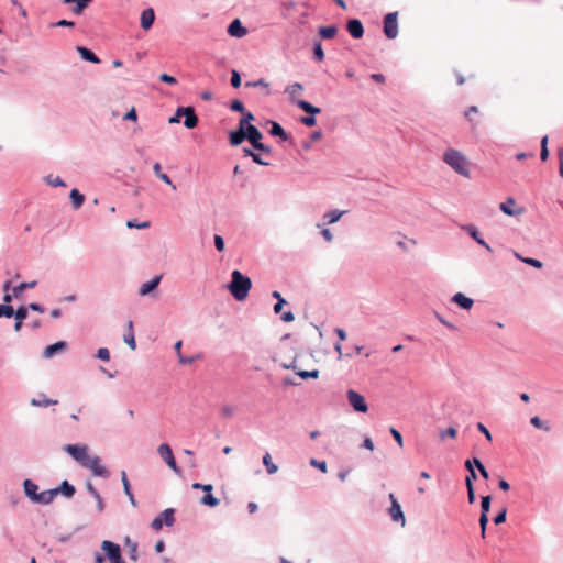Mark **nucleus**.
<instances>
[{
    "instance_id": "obj_45",
    "label": "nucleus",
    "mask_w": 563,
    "mask_h": 563,
    "mask_svg": "<svg viewBox=\"0 0 563 563\" xmlns=\"http://www.w3.org/2000/svg\"><path fill=\"white\" fill-rule=\"evenodd\" d=\"M488 525V515L481 514L479 517V527H481V536L485 538L486 536V527Z\"/></svg>"
},
{
    "instance_id": "obj_48",
    "label": "nucleus",
    "mask_w": 563,
    "mask_h": 563,
    "mask_svg": "<svg viewBox=\"0 0 563 563\" xmlns=\"http://www.w3.org/2000/svg\"><path fill=\"white\" fill-rule=\"evenodd\" d=\"M13 316L15 317V320L23 322V320L26 319V316H27V308L20 307L16 311H14Z\"/></svg>"
},
{
    "instance_id": "obj_18",
    "label": "nucleus",
    "mask_w": 563,
    "mask_h": 563,
    "mask_svg": "<svg viewBox=\"0 0 563 563\" xmlns=\"http://www.w3.org/2000/svg\"><path fill=\"white\" fill-rule=\"evenodd\" d=\"M452 301L454 303H456L457 306H460L461 308L465 309V310H470L473 305H474V301L473 299L466 297L464 294L462 292H457L455 294L453 297H452Z\"/></svg>"
},
{
    "instance_id": "obj_9",
    "label": "nucleus",
    "mask_w": 563,
    "mask_h": 563,
    "mask_svg": "<svg viewBox=\"0 0 563 563\" xmlns=\"http://www.w3.org/2000/svg\"><path fill=\"white\" fill-rule=\"evenodd\" d=\"M384 33L388 38H395L398 34L397 12L386 14L384 19Z\"/></svg>"
},
{
    "instance_id": "obj_35",
    "label": "nucleus",
    "mask_w": 563,
    "mask_h": 563,
    "mask_svg": "<svg viewBox=\"0 0 563 563\" xmlns=\"http://www.w3.org/2000/svg\"><path fill=\"white\" fill-rule=\"evenodd\" d=\"M344 214V211L332 210L324 214V218L328 220V223L332 224L340 220V218Z\"/></svg>"
},
{
    "instance_id": "obj_59",
    "label": "nucleus",
    "mask_w": 563,
    "mask_h": 563,
    "mask_svg": "<svg viewBox=\"0 0 563 563\" xmlns=\"http://www.w3.org/2000/svg\"><path fill=\"white\" fill-rule=\"evenodd\" d=\"M159 80L163 81V82L169 84V85L177 84V79L174 76H170V75H167V74H162L159 76Z\"/></svg>"
},
{
    "instance_id": "obj_21",
    "label": "nucleus",
    "mask_w": 563,
    "mask_h": 563,
    "mask_svg": "<svg viewBox=\"0 0 563 563\" xmlns=\"http://www.w3.org/2000/svg\"><path fill=\"white\" fill-rule=\"evenodd\" d=\"M56 496H57L56 489L44 490V492L40 493L38 496H36L35 503L42 504V505H47V504L52 503Z\"/></svg>"
},
{
    "instance_id": "obj_16",
    "label": "nucleus",
    "mask_w": 563,
    "mask_h": 563,
    "mask_svg": "<svg viewBox=\"0 0 563 563\" xmlns=\"http://www.w3.org/2000/svg\"><path fill=\"white\" fill-rule=\"evenodd\" d=\"M283 367L287 368V369L296 371L297 375H299L303 379H307V378H318L319 377V371L318 369H313V371H297V365H296L295 361L289 363V364H283Z\"/></svg>"
},
{
    "instance_id": "obj_22",
    "label": "nucleus",
    "mask_w": 563,
    "mask_h": 563,
    "mask_svg": "<svg viewBox=\"0 0 563 563\" xmlns=\"http://www.w3.org/2000/svg\"><path fill=\"white\" fill-rule=\"evenodd\" d=\"M65 349H66L65 342H63V341L56 342L54 344L46 346V349L43 352V356L46 358H49V357L54 356L56 353L63 352Z\"/></svg>"
},
{
    "instance_id": "obj_1",
    "label": "nucleus",
    "mask_w": 563,
    "mask_h": 563,
    "mask_svg": "<svg viewBox=\"0 0 563 563\" xmlns=\"http://www.w3.org/2000/svg\"><path fill=\"white\" fill-rule=\"evenodd\" d=\"M231 283L228 289L238 301H243L252 287V282L247 276H244L240 271L235 269L231 274Z\"/></svg>"
},
{
    "instance_id": "obj_60",
    "label": "nucleus",
    "mask_w": 563,
    "mask_h": 563,
    "mask_svg": "<svg viewBox=\"0 0 563 563\" xmlns=\"http://www.w3.org/2000/svg\"><path fill=\"white\" fill-rule=\"evenodd\" d=\"M477 429L479 432H482L485 435V438L488 441H492V434H490L489 430L482 422L477 423Z\"/></svg>"
},
{
    "instance_id": "obj_58",
    "label": "nucleus",
    "mask_w": 563,
    "mask_h": 563,
    "mask_svg": "<svg viewBox=\"0 0 563 563\" xmlns=\"http://www.w3.org/2000/svg\"><path fill=\"white\" fill-rule=\"evenodd\" d=\"M214 246L219 252H222L224 250V240L221 235H214Z\"/></svg>"
},
{
    "instance_id": "obj_14",
    "label": "nucleus",
    "mask_w": 563,
    "mask_h": 563,
    "mask_svg": "<svg viewBox=\"0 0 563 563\" xmlns=\"http://www.w3.org/2000/svg\"><path fill=\"white\" fill-rule=\"evenodd\" d=\"M228 33L233 37L241 38L247 34V30L242 25L239 19H235L230 23Z\"/></svg>"
},
{
    "instance_id": "obj_44",
    "label": "nucleus",
    "mask_w": 563,
    "mask_h": 563,
    "mask_svg": "<svg viewBox=\"0 0 563 563\" xmlns=\"http://www.w3.org/2000/svg\"><path fill=\"white\" fill-rule=\"evenodd\" d=\"M462 229L466 231L475 241L481 238L478 230L473 224L463 225Z\"/></svg>"
},
{
    "instance_id": "obj_39",
    "label": "nucleus",
    "mask_w": 563,
    "mask_h": 563,
    "mask_svg": "<svg viewBox=\"0 0 563 563\" xmlns=\"http://www.w3.org/2000/svg\"><path fill=\"white\" fill-rule=\"evenodd\" d=\"M36 285V282H31V283H21L19 286L14 287L13 288V294L14 296H19L20 294H22L25 289L27 288H33L35 287Z\"/></svg>"
},
{
    "instance_id": "obj_36",
    "label": "nucleus",
    "mask_w": 563,
    "mask_h": 563,
    "mask_svg": "<svg viewBox=\"0 0 563 563\" xmlns=\"http://www.w3.org/2000/svg\"><path fill=\"white\" fill-rule=\"evenodd\" d=\"M201 504L209 507H216L219 505V499L216 498L211 493H208L202 497Z\"/></svg>"
},
{
    "instance_id": "obj_34",
    "label": "nucleus",
    "mask_w": 563,
    "mask_h": 563,
    "mask_svg": "<svg viewBox=\"0 0 563 563\" xmlns=\"http://www.w3.org/2000/svg\"><path fill=\"white\" fill-rule=\"evenodd\" d=\"M57 400L45 398L44 396L41 399H32L31 405L35 407H47L51 405H56Z\"/></svg>"
},
{
    "instance_id": "obj_10",
    "label": "nucleus",
    "mask_w": 563,
    "mask_h": 563,
    "mask_svg": "<svg viewBox=\"0 0 563 563\" xmlns=\"http://www.w3.org/2000/svg\"><path fill=\"white\" fill-rule=\"evenodd\" d=\"M389 499H390L391 505H390V508L388 509V514H389L391 520L395 522H400L401 526L404 527L406 520H405V516H404V512L401 510L399 503L397 501L394 494H389Z\"/></svg>"
},
{
    "instance_id": "obj_27",
    "label": "nucleus",
    "mask_w": 563,
    "mask_h": 563,
    "mask_svg": "<svg viewBox=\"0 0 563 563\" xmlns=\"http://www.w3.org/2000/svg\"><path fill=\"white\" fill-rule=\"evenodd\" d=\"M69 198L75 209H79L85 201V196L78 189H71Z\"/></svg>"
},
{
    "instance_id": "obj_43",
    "label": "nucleus",
    "mask_w": 563,
    "mask_h": 563,
    "mask_svg": "<svg viewBox=\"0 0 563 563\" xmlns=\"http://www.w3.org/2000/svg\"><path fill=\"white\" fill-rule=\"evenodd\" d=\"M126 544L130 548V558L133 561L137 560V544L130 540V538H126Z\"/></svg>"
},
{
    "instance_id": "obj_7",
    "label": "nucleus",
    "mask_w": 563,
    "mask_h": 563,
    "mask_svg": "<svg viewBox=\"0 0 563 563\" xmlns=\"http://www.w3.org/2000/svg\"><path fill=\"white\" fill-rule=\"evenodd\" d=\"M157 452L159 456L166 462V464L176 473L180 474V470L176 464L172 448L167 443L158 445Z\"/></svg>"
},
{
    "instance_id": "obj_51",
    "label": "nucleus",
    "mask_w": 563,
    "mask_h": 563,
    "mask_svg": "<svg viewBox=\"0 0 563 563\" xmlns=\"http://www.w3.org/2000/svg\"><path fill=\"white\" fill-rule=\"evenodd\" d=\"M254 120V115L251 112H243V118L240 120L239 125L241 128H246L245 124L249 125L250 121Z\"/></svg>"
},
{
    "instance_id": "obj_4",
    "label": "nucleus",
    "mask_w": 563,
    "mask_h": 563,
    "mask_svg": "<svg viewBox=\"0 0 563 563\" xmlns=\"http://www.w3.org/2000/svg\"><path fill=\"white\" fill-rule=\"evenodd\" d=\"M296 104L301 110H303L305 112L311 114L309 117H302L301 120H300L301 123L305 124L306 126H313V125H316L317 121H316L314 114L320 113L321 109L312 106L310 102H308L306 100H297Z\"/></svg>"
},
{
    "instance_id": "obj_37",
    "label": "nucleus",
    "mask_w": 563,
    "mask_h": 563,
    "mask_svg": "<svg viewBox=\"0 0 563 563\" xmlns=\"http://www.w3.org/2000/svg\"><path fill=\"white\" fill-rule=\"evenodd\" d=\"M548 135L543 136L541 140V152H540V158L544 162L549 157V150H548Z\"/></svg>"
},
{
    "instance_id": "obj_54",
    "label": "nucleus",
    "mask_w": 563,
    "mask_h": 563,
    "mask_svg": "<svg viewBox=\"0 0 563 563\" xmlns=\"http://www.w3.org/2000/svg\"><path fill=\"white\" fill-rule=\"evenodd\" d=\"M531 424L538 429L549 430V427H544L543 421L539 417H532L530 420Z\"/></svg>"
},
{
    "instance_id": "obj_6",
    "label": "nucleus",
    "mask_w": 563,
    "mask_h": 563,
    "mask_svg": "<svg viewBox=\"0 0 563 563\" xmlns=\"http://www.w3.org/2000/svg\"><path fill=\"white\" fill-rule=\"evenodd\" d=\"M346 396L349 404L353 407L355 411L367 412L368 407L364 396H362L360 393L353 389L347 390Z\"/></svg>"
},
{
    "instance_id": "obj_26",
    "label": "nucleus",
    "mask_w": 563,
    "mask_h": 563,
    "mask_svg": "<svg viewBox=\"0 0 563 563\" xmlns=\"http://www.w3.org/2000/svg\"><path fill=\"white\" fill-rule=\"evenodd\" d=\"M124 342L130 346L131 350L136 349L134 331H133V322L131 320L128 322V332L124 334Z\"/></svg>"
},
{
    "instance_id": "obj_57",
    "label": "nucleus",
    "mask_w": 563,
    "mask_h": 563,
    "mask_svg": "<svg viewBox=\"0 0 563 563\" xmlns=\"http://www.w3.org/2000/svg\"><path fill=\"white\" fill-rule=\"evenodd\" d=\"M506 515H507V509L503 508V510L494 518V523L495 525L504 523L506 521Z\"/></svg>"
},
{
    "instance_id": "obj_41",
    "label": "nucleus",
    "mask_w": 563,
    "mask_h": 563,
    "mask_svg": "<svg viewBox=\"0 0 563 563\" xmlns=\"http://www.w3.org/2000/svg\"><path fill=\"white\" fill-rule=\"evenodd\" d=\"M14 314V310L12 306L9 305H0V318H11Z\"/></svg>"
},
{
    "instance_id": "obj_63",
    "label": "nucleus",
    "mask_w": 563,
    "mask_h": 563,
    "mask_svg": "<svg viewBox=\"0 0 563 563\" xmlns=\"http://www.w3.org/2000/svg\"><path fill=\"white\" fill-rule=\"evenodd\" d=\"M198 358V356H191V357H185L183 354H179L178 356V361L180 364H191L194 363L196 360Z\"/></svg>"
},
{
    "instance_id": "obj_30",
    "label": "nucleus",
    "mask_w": 563,
    "mask_h": 563,
    "mask_svg": "<svg viewBox=\"0 0 563 563\" xmlns=\"http://www.w3.org/2000/svg\"><path fill=\"white\" fill-rule=\"evenodd\" d=\"M236 412V407L231 404H224L220 407V415L222 418L230 419Z\"/></svg>"
},
{
    "instance_id": "obj_50",
    "label": "nucleus",
    "mask_w": 563,
    "mask_h": 563,
    "mask_svg": "<svg viewBox=\"0 0 563 563\" xmlns=\"http://www.w3.org/2000/svg\"><path fill=\"white\" fill-rule=\"evenodd\" d=\"M446 437H450L452 439L456 438V429L453 427H450L445 431L440 432L441 440H444Z\"/></svg>"
},
{
    "instance_id": "obj_23",
    "label": "nucleus",
    "mask_w": 563,
    "mask_h": 563,
    "mask_svg": "<svg viewBox=\"0 0 563 563\" xmlns=\"http://www.w3.org/2000/svg\"><path fill=\"white\" fill-rule=\"evenodd\" d=\"M23 487H24V492H25V495L32 500L35 503V498L36 496H38V493H37V485L35 483H33L31 479H25L24 483H23Z\"/></svg>"
},
{
    "instance_id": "obj_49",
    "label": "nucleus",
    "mask_w": 563,
    "mask_h": 563,
    "mask_svg": "<svg viewBox=\"0 0 563 563\" xmlns=\"http://www.w3.org/2000/svg\"><path fill=\"white\" fill-rule=\"evenodd\" d=\"M310 465L319 468L322 473H327L328 467L324 461H318L316 459L310 460Z\"/></svg>"
},
{
    "instance_id": "obj_42",
    "label": "nucleus",
    "mask_w": 563,
    "mask_h": 563,
    "mask_svg": "<svg viewBox=\"0 0 563 563\" xmlns=\"http://www.w3.org/2000/svg\"><path fill=\"white\" fill-rule=\"evenodd\" d=\"M490 500H492V498L489 495L482 497V503H481L482 514L488 515L489 509H490Z\"/></svg>"
},
{
    "instance_id": "obj_29",
    "label": "nucleus",
    "mask_w": 563,
    "mask_h": 563,
    "mask_svg": "<svg viewBox=\"0 0 563 563\" xmlns=\"http://www.w3.org/2000/svg\"><path fill=\"white\" fill-rule=\"evenodd\" d=\"M338 33V27L335 25L322 26L319 30V34L322 38H333Z\"/></svg>"
},
{
    "instance_id": "obj_20",
    "label": "nucleus",
    "mask_w": 563,
    "mask_h": 563,
    "mask_svg": "<svg viewBox=\"0 0 563 563\" xmlns=\"http://www.w3.org/2000/svg\"><path fill=\"white\" fill-rule=\"evenodd\" d=\"M262 137L263 135L256 126L252 124L246 125L245 139H247L252 145L257 143V141H261Z\"/></svg>"
},
{
    "instance_id": "obj_47",
    "label": "nucleus",
    "mask_w": 563,
    "mask_h": 563,
    "mask_svg": "<svg viewBox=\"0 0 563 563\" xmlns=\"http://www.w3.org/2000/svg\"><path fill=\"white\" fill-rule=\"evenodd\" d=\"M313 54L317 60L322 62L324 59V52L322 49L321 43H316L313 47Z\"/></svg>"
},
{
    "instance_id": "obj_15",
    "label": "nucleus",
    "mask_w": 563,
    "mask_h": 563,
    "mask_svg": "<svg viewBox=\"0 0 563 563\" xmlns=\"http://www.w3.org/2000/svg\"><path fill=\"white\" fill-rule=\"evenodd\" d=\"M347 31L354 38H361L364 34L363 24L357 19H353L347 22Z\"/></svg>"
},
{
    "instance_id": "obj_32",
    "label": "nucleus",
    "mask_w": 563,
    "mask_h": 563,
    "mask_svg": "<svg viewBox=\"0 0 563 563\" xmlns=\"http://www.w3.org/2000/svg\"><path fill=\"white\" fill-rule=\"evenodd\" d=\"M303 91V86L299 82H295L292 85H289L287 88H286V92L290 96L292 102L296 103V101L294 100L296 96L300 95L301 92Z\"/></svg>"
},
{
    "instance_id": "obj_19",
    "label": "nucleus",
    "mask_w": 563,
    "mask_h": 563,
    "mask_svg": "<svg viewBox=\"0 0 563 563\" xmlns=\"http://www.w3.org/2000/svg\"><path fill=\"white\" fill-rule=\"evenodd\" d=\"M161 279H162V276H156V277L152 278L151 280L144 283L139 289L140 296H146L151 291H153L158 286Z\"/></svg>"
},
{
    "instance_id": "obj_62",
    "label": "nucleus",
    "mask_w": 563,
    "mask_h": 563,
    "mask_svg": "<svg viewBox=\"0 0 563 563\" xmlns=\"http://www.w3.org/2000/svg\"><path fill=\"white\" fill-rule=\"evenodd\" d=\"M558 157H559V174L561 177H563V147L558 150Z\"/></svg>"
},
{
    "instance_id": "obj_5",
    "label": "nucleus",
    "mask_w": 563,
    "mask_h": 563,
    "mask_svg": "<svg viewBox=\"0 0 563 563\" xmlns=\"http://www.w3.org/2000/svg\"><path fill=\"white\" fill-rule=\"evenodd\" d=\"M175 522L174 509L167 508L163 512H161L156 518L151 522V527L158 531L163 528V526L172 527Z\"/></svg>"
},
{
    "instance_id": "obj_8",
    "label": "nucleus",
    "mask_w": 563,
    "mask_h": 563,
    "mask_svg": "<svg viewBox=\"0 0 563 563\" xmlns=\"http://www.w3.org/2000/svg\"><path fill=\"white\" fill-rule=\"evenodd\" d=\"M111 563H125L121 556L120 547L111 541H103L101 545Z\"/></svg>"
},
{
    "instance_id": "obj_24",
    "label": "nucleus",
    "mask_w": 563,
    "mask_h": 563,
    "mask_svg": "<svg viewBox=\"0 0 563 563\" xmlns=\"http://www.w3.org/2000/svg\"><path fill=\"white\" fill-rule=\"evenodd\" d=\"M77 52L80 54L81 58L87 62H91L93 64L100 63L99 57L93 52L84 46H78Z\"/></svg>"
},
{
    "instance_id": "obj_38",
    "label": "nucleus",
    "mask_w": 563,
    "mask_h": 563,
    "mask_svg": "<svg viewBox=\"0 0 563 563\" xmlns=\"http://www.w3.org/2000/svg\"><path fill=\"white\" fill-rule=\"evenodd\" d=\"M273 297L276 298L278 301L274 306V312L279 313L283 309V306L286 303V300L282 297L280 292L274 291Z\"/></svg>"
},
{
    "instance_id": "obj_64",
    "label": "nucleus",
    "mask_w": 563,
    "mask_h": 563,
    "mask_svg": "<svg viewBox=\"0 0 563 563\" xmlns=\"http://www.w3.org/2000/svg\"><path fill=\"white\" fill-rule=\"evenodd\" d=\"M477 478L475 470L470 472L468 475L465 478V485L466 486H473V482Z\"/></svg>"
},
{
    "instance_id": "obj_25",
    "label": "nucleus",
    "mask_w": 563,
    "mask_h": 563,
    "mask_svg": "<svg viewBox=\"0 0 563 563\" xmlns=\"http://www.w3.org/2000/svg\"><path fill=\"white\" fill-rule=\"evenodd\" d=\"M244 139H245V128H241L240 125H239L238 131H233L230 133V143L233 146L241 144Z\"/></svg>"
},
{
    "instance_id": "obj_13",
    "label": "nucleus",
    "mask_w": 563,
    "mask_h": 563,
    "mask_svg": "<svg viewBox=\"0 0 563 563\" xmlns=\"http://www.w3.org/2000/svg\"><path fill=\"white\" fill-rule=\"evenodd\" d=\"M499 208L505 214L510 217L523 213V208H516V200L512 197H508L505 202L500 203Z\"/></svg>"
},
{
    "instance_id": "obj_55",
    "label": "nucleus",
    "mask_w": 563,
    "mask_h": 563,
    "mask_svg": "<svg viewBox=\"0 0 563 563\" xmlns=\"http://www.w3.org/2000/svg\"><path fill=\"white\" fill-rule=\"evenodd\" d=\"M246 87H263V88H268L269 87V84L266 82L264 79H258L257 81H247L245 84Z\"/></svg>"
},
{
    "instance_id": "obj_12",
    "label": "nucleus",
    "mask_w": 563,
    "mask_h": 563,
    "mask_svg": "<svg viewBox=\"0 0 563 563\" xmlns=\"http://www.w3.org/2000/svg\"><path fill=\"white\" fill-rule=\"evenodd\" d=\"M185 115L184 124L187 129H194L198 124V118L195 113L194 108L187 107V108H179L177 110V117Z\"/></svg>"
},
{
    "instance_id": "obj_3",
    "label": "nucleus",
    "mask_w": 563,
    "mask_h": 563,
    "mask_svg": "<svg viewBox=\"0 0 563 563\" xmlns=\"http://www.w3.org/2000/svg\"><path fill=\"white\" fill-rule=\"evenodd\" d=\"M64 451H66L81 466L85 465L90 456L88 454V446L85 444H66L64 446Z\"/></svg>"
},
{
    "instance_id": "obj_2",
    "label": "nucleus",
    "mask_w": 563,
    "mask_h": 563,
    "mask_svg": "<svg viewBox=\"0 0 563 563\" xmlns=\"http://www.w3.org/2000/svg\"><path fill=\"white\" fill-rule=\"evenodd\" d=\"M443 159L457 174L468 177V168L466 165L465 157L460 152L455 150H449L445 152Z\"/></svg>"
},
{
    "instance_id": "obj_40",
    "label": "nucleus",
    "mask_w": 563,
    "mask_h": 563,
    "mask_svg": "<svg viewBox=\"0 0 563 563\" xmlns=\"http://www.w3.org/2000/svg\"><path fill=\"white\" fill-rule=\"evenodd\" d=\"M516 257H518L523 263L529 264V265H531V266H533L536 268H541L542 265H543L542 262H540L539 260L531 258V257H522V256H520L517 253H516Z\"/></svg>"
},
{
    "instance_id": "obj_17",
    "label": "nucleus",
    "mask_w": 563,
    "mask_h": 563,
    "mask_svg": "<svg viewBox=\"0 0 563 563\" xmlns=\"http://www.w3.org/2000/svg\"><path fill=\"white\" fill-rule=\"evenodd\" d=\"M155 13L152 8L145 9L141 14V26L144 30H150L154 23Z\"/></svg>"
},
{
    "instance_id": "obj_56",
    "label": "nucleus",
    "mask_w": 563,
    "mask_h": 563,
    "mask_svg": "<svg viewBox=\"0 0 563 563\" xmlns=\"http://www.w3.org/2000/svg\"><path fill=\"white\" fill-rule=\"evenodd\" d=\"M231 85L234 88H239L240 85H241V77H240V74L236 70H232Z\"/></svg>"
},
{
    "instance_id": "obj_61",
    "label": "nucleus",
    "mask_w": 563,
    "mask_h": 563,
    "mask_svg": "<svg viewBox=\"0 0 563 563\" xmlns=\"http://www.w3.org/2000/svg\"><path fill=\"white\" fill-rule=\"evenodd\" d=\"M478 113V108L476 106H472L470 107L466 111H465V117L466 119L470 121V122H473V119H472V114H477Z\"/></svg>"
},
{
    "instance_id": "obj_11",
    "label": "nucleus",
    "mask_w": 563,
    "mask_h": 563,
    "mask_svg": "<svg viewBox=\"0 0 563 563\" xmlns=\"http://www.w3.org/2000/svg\"><path fill=\"white\" fill-rule=\"evenodd\" d=\"M84 467L89 468L97 476H108L107 468L101 464V460L98 456H89Z\"/></svg>"
},
{
    "instance_id": "obj_52",
    "label": "nucleus",
    "mask_w": 563,
    "mask_h": 563,
    "mask_svg": "<svg viewBox=\"0 0 563 563\" xmlns=\"http://www.w3.org/2000/svg\"><path fill=\"white\" fill-rule=\"evenodd\" d=\"M97 357L104 361V362H108L110 360V352L108 349L106 347H100L98 350V353H97Z\"/></svg>"
},
{
    "instance_id": "obj_31",
    "label": "nucleus",
    "mask_w": 563,
    "mask_h": 563,
    "mask_svg": "<svg viewBox=\"0 0 563 563\" xmlns=\"http://www.w3.org/2000/svg\"><path fill=\"white\" fill-rule=\"evenodd\" d=\"M263 464L266 467V472L269 475L275 474L278 471V466L275 463H273L271 454L268 452L263 456Z\"/></svg>"
},
{
    "instance_id": "obj_46",
    "label": "nucleus",
    "mask_w": 563,
    "mask_h": 563,
    "mask_svg": "<svg viewBox=\"0 0 563 563\" xmlns=\"http://www.w3.org/2000/svg\"><path fill=\"white\" fill-rule=\"evenodd\" d=\"M121 481H122V485H123L125 495H131L132 490H131L130 482L128 479L125 471L121 472Z\"/></svg>"
},
{
    "instance_id": "obj_28",
    "label": "nucleus",
    "mask_w": 563,
    "mask_h": 563,
    "mask_svg": "<svg viewBox=\"0 0 563 563\" xmlns=\"http://www.w3.org/2000/svg\"><path fill=\"white\" fill-rule=\"evenodd\" d=\"M55 489L57 490V495L62 494L67 498L73 497L75 494V487L70 485L67 481H64L62 485Z\"/></svg>"
},
{
    "instance_id": "obj_33",
    "label": "nucleus",
    "mask_w": 563,
    "mask_h": 563,
    "mask_svg": "<svg viewBox=\"0 0 563 563\" xmlns=\"http://www.w3.org/2000/svg\"><path fill=\"white\" fill-rule=\"evenodd\" d=\"M271 134L274 136H279L284 141L288 140L287 133L285 132L283 126L277 122L272 123Z\"/></svg>"
},
{
    "instance_id": "obj_53",
    "label": "nucleus",
    "mask_w": 563,
    "mask_h": 563,
    "mask_svg": "<svg viewBox=\"0 0 563 563\" xmlns=\"http://www.w3.org/2000/svg\"><path fill=\"white\" fill-rule=\"evenodd\" d=\"M230 109H231L232 111H236V112H242V113L244 112V106H243V103H242L240 100H238V99H235V100H233V101L231 102V104H230Z\"/></svg>"
}]
</instances>
